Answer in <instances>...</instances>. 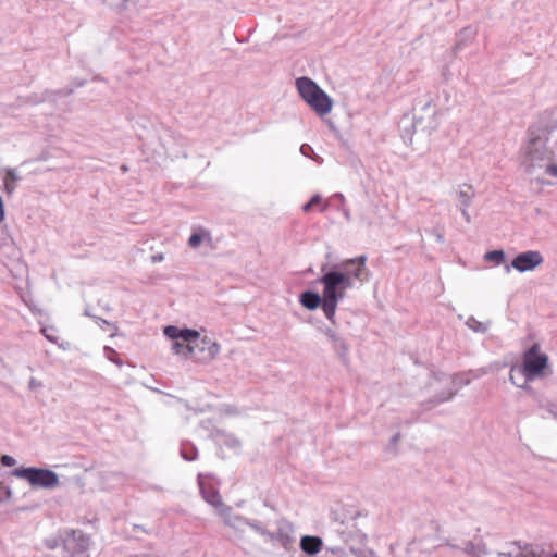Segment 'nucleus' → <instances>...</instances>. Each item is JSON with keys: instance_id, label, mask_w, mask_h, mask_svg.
Returning a JSON list of instances; mask_svg holds the SVG:
<instances>
[{"instance_id": "obj_1", "label": "nucleus", "mask_w": 557, "mask_h": 557, "mask_svg": "<svg viewBox=\"0 0 557 557\" xmlns=\"http://www.w3.org/2000/svg\"><path fill=\"white\" fill-rule=\"evenodd\" d=\"M557 129V110L544 112L530 132L522 148L521 166L532 180L546 184L545 176L557 177V165L552 163L549 135Z\"/></svg>"}, {"instance_id": "obj_2", "label": "nucleus", "mask_w": 557, "mask_h": 557, "mask_svg": "<svg viewBox=\"0 0 557 557\" xmlns=\"http://www.w3.org/2000/svg\"><path fill=\"white\" fill-rule=\"evenodd\" d=\"M164 336L171 341V351L181 360L197 366H208L221 355V344L203 327L199 330L187 326L168 325Z\"/></svg>"}, {"instance_id": "obj_3", "label": "nucleus", "mask_w": 557, "mask_h": 557, "mask_svg": "<svg viewBox=\"0 0 557 557\" xmlns=\"http://www.w3.org/2000/svg\"><path fill=\"white\" fill-rule=\"evenodd\" d=\"M322 271L319 282L323 285V313L330 322L335 323L337 305L345 298L346 292L354 287V283L334 267L326 271L323 268Z\"/></svg>"}, {"instance_id": "obj_4", "label": "nucleus", "mask_w": 557, "mask_h": 557, "mask_svg": "<svg viewBox=\"0 0 557 557\" xmlns=\"http://www.w3.org/2000/svg\"><path fill=\"white\" fill-rule=\"evenodd\" d=\"M547 368L548 356L535 344L524 352L522 366L511 368L509 380L513 385L524 388L528 382L543 377Z\"/></svg>"}, {"instance_id": "obj_5", "label": "nucleus", "mask_w": 557, "mask_h": 557, "mask_svg": "<svg viewBox=\"0 0 557 557\" xmlns=\"http://www.w3.org/2000/svg\"><path fill=\"white\" fill-rule=\"evenodd\" d=\"M14 479H23L35 488H55L60 485L59 475L49 469L42 468H17L5 475V494L8 498L13 496Z\"/></svg>"}, {"instance_id": "obj_6", "label": "nucleus", "mask_w": 557, "mask_h": 557, "mask_svg": "<svg viewBox=\"0 0 557 557\" xmlns=\"http://www.w3.org/2000/svg\"><path fill=\"white\" fill-rule=\"evenodd\" d=\"M296 89L301 99L320 116L327 115L333 109L332 98L311 78L298 77Z\"/></svg>"}, {"instance_id": "obj_7", "label": "nucleus", "mask_w": 557, "mask_h": 557, "mask_svg": "<svg viewBox=\"0 0 557 557\" xmlns=\"http://www.w3.org/2000/svg\"><path fill=\"white\" fill-rule=\"evenodd\" d=\"M471 379L465 374H436L431 377V387L437 389L440 385H445L447 389L438 395L440 401H447L463 386L470 384Z\"/></svg>"}, {"instance_id": "obj_8", "label": "nucleus", "mask_w": 557, "mask_h": 557, "mask_svg": "<svg viewBox=\"0 0 557 557\" xmlns=\"http://www.w3.org/2000/svg\"><path fill=\"white\" fill-rule=\"evenodd\" d=\"M367 256H359L343 260L341 263L334 265V269L341 270L349 282L355 284V281L364 282L368 277L367 272Z\"/></svg>"}, {"instance_id": "obj_9", "label": "nucleus", "mask_w": 557, "mask_h": 557, "mask_svg": "<svg viewBox=\"0 0 557 557\" xmlns=\"http://www.w3.org/2000/svg\"><path fill=\"white\" fill-rule=\"evenodd\" d=\"M544 262V258L542 253L537 250H528L519 253L513 258L510 265H506L505 270L507 273L510 272L511 269L523 273L533 271L539 268Z\"/></svg>"}, {"instance_id": "obj_10", "label": "nucleus", "mask_w": 557, "mask_h": 557, "mask_svg": "<svg viewBox=\"0 0 557 557\" xmlns=\"http://www.w3.org/2000/svg\"><path fill=\"white\" fill-rule=\"evenodd\" d=\"M323 334L342 362L347 364L349 362V345L346 339L339 333L330 327L323 330Z\"/></svg>"}, {"instance_id": "obj_11", "label": "nucleus", "mask_w": 557, "mask_h": 557, "mask_svg": "<svg viewBox=\"0 0 557 557\" xmlns=\"http://www.w3.org/2000/svg\"><path fill=\"white\" fill-rule=\"evenodd\" d=\"M219 516L224 523L238 532H244L247 527H252L258 532H263L257 524L249 523L245 518L234 515L230 507H223L219 510Z\"/></svg>"}, {"instance_id": "obj_12", "label": "nucleus", "mask_w": 557, "mask_h": 557, "mask_svg": "<svg viewBox=\"0 0 557 557\" xmlns=\"http://www.w3.org/2000/svg\"><path fill=\"white\" fill-rule=\"evenodd\" d=\"M491 557H539L534 547L529 544L509 543L503 550L493 554Z\"/></svg>"}, {"instance_id": "obj_13", "label": "nucleus", "mask_w": 557, "mask_h": 557, "mask_svg": "<svg viewBox=\"0 0 557 557\" xmlns=\"http://www.w3.org/2000/svg\"><path fill=\"white\" fill-rule=\"evenodd\" d=\"M300 548L307 555L313 556L319 554L323 547V541L319 536L304 535L300 539Z\"/></svg>"}, {"instance_id": "obj_14", "label": "nucleus", "mask_w": 557, "mask_h": 557, "mask_svg": "<svg viewBox=\"0 0 557 557\" xmlns=\"http://www.w3.org/2000/svg\"><path fill=\"white\" fill-rule=\"evenodd\" d=\"M473 197H474V190L472 189L471 186L465 185L459 188L458 199L461 203L460 211L467 222L470 221L468 208L470 207Z\"/></svg>"}, {"instance_id": "obj_15", "label": "nucleus", "mask_w": 557, "mask_h": 557, "mask_svg": "<svg viewBox=\"0 0 557 557\" xmlns=\"http://www.w3.org/2000/svg\"><path fill=\"white\" fill-rule=\"evenodd\" d=\"M293 533H294L293 524L286 522L282 527L278 528L276 533L271 534L270 537L273 541L280 542L282 544V546L287 547L294 541Z\"/></svg>"}, {"instance_id": "obj_16", "label": "nucleus", "mask_w": 557, "mask_h": 557, "mask_svg": "<svg viewBox=\"0 0 557 557\" xmlns=\"http://www.w3.org/2000/svg\"><path fill=\"white\" fill-rule=\"evenodd\" d=\"M299 302L308 310H315L319 307L323 309V295L307 290L300 295Z\"/></svg>"}, {"instance_id": "obj_17", "label": "nucleus", "mask_w": 557, "mask_h": 557, "mask_svg": "<svg viewBox=\"0 0 557 557\" xmlns=\"http://www.w3.org/2000/svg\"><path fill=\"white\" fill-rule=\"evenodd\" d=\"M211 234L209 231L205 228H198L193 232L188 239V245L190 248L196 249L198 248L202 243H210L211 242Z\"/></svg>"}, {"instance_id": "obj_18", "label": "nucleus", "mask_w": 557, "mask_h": 557, "mask_svg": "<svg viewBox=\"0 0 557 557\" xmlns=\"http://www.w3.org/2000/svg\"><path fill=\"white\" fill-rule=\"evenodd\" d=\"M21 176L14 170H8L4 177V190L8 195L13 194Z\"/></svg>"}, {"instance_id": "obj_19", "label": "nucleus", "mask_w": 557, "mask_h": 557, "mask_svg": "<svg viewBox=\"0 0 557 557\" xmlns=\"http://www.w3.org/2000/svg\"><path fill=\"white\" fill-rule=\"evenodd\" d=\"M315 206H320V210L323 212L327 209L329 201L323 200L321 195L317 194L310 199V201L308 203L302 206V211L308 213L311 210V208L315 207Z\"/></svg>"}, {"instance_id": "obj_20", "label": "nucleus", "mask_w": 557, "mask_h": 557, "mask_svg": "<svg viewBox=\"0 0 557 557\" xmlns=\"http://www.w3.org/2000/svg\"><path fill=\"white\" fill-rule=\"evenodd\" d=\"M466 325L474 332L485 333L488 330L490 323L481 322V321H478L475 318L470 317L467 319Z\"/></svg>"}, {"instance_id": "obj_21", "label": "nucleus", "mask_w": 557, "mask_h": 557, "mask_svg": "<svg viewBox=\"0 0 557 557\" xmlns=\"http://www.w3.org/2000/svg\"><path fill=\"white\" fill-rule=\"evenodd\" d=\"M202 494H203L206 502L209 503L210 505H212L213 507H215L218 509V511L224 507L223 503H222V498L218 492L211 491V492L207 493V492L202 491Z\"/></svg>"}, {"instance_id": "obj_22", "label": "nucleus", "mask_w": 557, "mask_h": 557, "mask_svg": "<svg viewBox=\"0 0 557 557\" xmlns=\"http://www.w3.org/2000/svg\"><path fill=\"white\" fill-rule=\"evenodd\" d=\"M465 550H466V553H468L469 555H472L473 557H482V556L486 555L485 546L480 543L474 544L472 542H469L466 544Z\"/></svg>"}, {"instance_id": "obj_23", "label": "nucleus", "mask_w": 557, "mask_h": 557, "mask_svg": "<svg viewBox=\"0 0 557 557\" xmlns=\"http://www.w3.org/2000/svg\"><path fill=\"white\" fill-rule=\"evenodd\" d=\"M484 260L500 265L505 262V252L503 250H492L484 255Z\"/></svg>"}, {"instance_id": "obj_24", "label": "nucleus", "mask_w": 557, "mask_h": 557, "mask_svg": "<svg viewBox=\"0 0 557 557\" xmlns=\"http://www.w3.org/2000/svg\"><path fill=\"white\" fill-rule=\"evenodd\" d=\"M96 323L98 324V326L103 330V331H110L111 332V336H115L117 334V331H119V327L116 324L110 322V321H107L102 318H99V317H94Z\"/></svg>"}, {"instance_id": "obj_25", "label": "nucleus", "mask_w": 557, "mask_h": 557, "mask_svg": "<svg viewBox=\"0 0 557 557\" xmlns=\"http://www.w3.org/2000/svg\"><path fill=\"white\" fill-rule=\"evenodd\" d=\"M182 457L187 461H193L197 458L198 451L195 446L190 444H183L181 448Z\"/></svg>"}, {"instance_id": "obj_26", "label": "nucleus", "mask_w": 557, "mask_h": 557, "mask_svg": "<svg viewBox=\"0 0 557 557\" xmlns=\"http://www.w3.org/2000/svg\"><path fill=\"white\" fill-rule=\"evenodd\" d=\"M106 1L112 9H114L119 12H122V11L126 10L129 4H133V3L137 2L138 0H106Z\"/></svg>"}, {"instance_id": "obj_27", "label": "nucleus", "mask_w": 557, "mask_h": 557, "mask_svg": "<svg viewBox=\"0 0 557 557\" xmlns=\"http://www.w3.org/2000/svg\"><path fill=\"white\" fill-rule=\"evenodd\" d=\"M57 330L52 326L42 327L41 333L51 343H58V336L55 335Z\"/></svg>"}, {"instance_id": "obj_28", "label": "nucleus", "mask_w": 557, "mask_h": 557, "mask_svg": "<svg viewBox=\"0 0 557 557\" xmlns=\"http://www.w3.org/2000/svg\"><path fill=\"white\" fill-rule=\"evenodd\" d=\"M73 535L76 540L79 541V545L83 549L89 547L91 541L88 535H85L82 532H73Z\"/></svg>"}, {"instance_id": "obj_29", "label": "nucleus", "mask_w": 557, "mask_h": 557, "mask_svg": "<svg viewBox=\"0 0 557 557\" xmlns=\"http://www.w3.org/2000/svg\"><path fill=\"white\" fill-rule=\"evenodd\" d=\"M104 352H106L107 358L110 361H112V362H114V363H116L119 366L121 364V361L115 358L117 356V354H116V351L113 348H111L109 346H106L104 347Z\"/></svg>"}, {"instance_id": "obj_30", "label": "nucleus", "mask_w": 557, "mask_h": 557, "mask_svg": "<svg viewBox=\"0 0 557 557\" xmlns=\"http://www.w3.org/2000/svg\"><path fill=\"white\" fill-rule=\"evenodd\" d=\"M429 388H430L431 393H433L434 400H435L436 403H441V401L438 400V395H440L443 391L447 389V387H446L445 385H440V387H437V389H434V388H432V387H431V381H430V382H429Z\"/></svg>"}, {"instance_id": "obj_31", "label": "nucleus", "mask_w": 557, "mask_h": 557, "mask_svg": "<svg viewBox=\"0 0 557 557\" xmlns=\"http://www.w3.org/2000/svg\"><path fill=\"white\" fill-rule=\"evenodd\" d=\"M16 463L15 459L8 455H2V466L12 467Z\"/></svg>"}, {"instance_id": "obj_32", "label": "nucleus", "mask_w": 557, "mask_h": 557, "mask_svg": "<svg viewBox=\"0 0 557 557\" xmlns=\"http://www.w3.org/2000/svg\"><path fill=\"white\" fill-rule=\"evenodd\" d=\"M164 260V255L159 252L151 256V262L152 263H160Z\"/></svg>"}, {"instance_id": "obj_33", "label": "nucleus", "mask_w": 557, "mask_h": 557, "mask_svg": "<svg viewBox=\"0 0 557 557\" xmlns=\"http://www.w3.org/2000/svg\"><path fill=\"white\" fill-rule=\"evenodd\" d=\"M227 445L233 447V448H238L240 446L239 442L236 438H231L227 442Z\"/></svg>"}, {"instance_id": "obj_34", "label": "nucleus", "mask_w": 557, "mask_h": 557, "mask_svg": "<svg viewBox=\"0 0 557 557\" xmlns=\"http://www.w3.org/2000/svg\"><path fill=\"white\" fill-rule=\"evenodd\" d=\"M29 387H30V389H34V388H36V387H40V383H39V382H37L35 379H32V380L29 381Z\"/></svg>"}, {"instance_id": "obj_35", "label": "nucleus", "mask_w": 557, "mask_h": 557, "mask_svg": "<svg viewBox=\"0 0 557 557\" xmlns=\"http://www.w3.org/2000/svg\"><path fill=\"white\" fill-rule=\"evenodd\" d=\"M334 197H336V198H337L338 200H341L342 202H344V201H345V197H344V195H343V194H341V193L335 194V195H334Z\"/></svg>"}, {"instance_id": "obj_36", "label": "nucleus", "mask_w": 557, "mask_h": 557, "mask_svg": "<svg viewBox=\"0 0 557 557\" xmlns=\"http://www.w3.org/2000/svg\"><path fill=\"white\" fill-rule=\"evenodd\" d=\"M127 557H150V556L147 555V554H133V555H129Z\"/></svg>"}, {"instance_id": "obj_37", "label": "nucleus", "mask_w": 557, "mask_h": 557, "mask_svg": "<svg viewBox=\"0 0 557 557\" xmlns=\"http://www.w3.org/2000/svg\"><path fill=\"white\" fill-rule=\"evenodd\" d=\"M344 215H345L346 219L350 218L349 212L347 210L344 211Z\"/></svg>"}, {"instance_id": "obj_38", "label": "nucleus", "mask_w": 557, "mask_h": 557, "mask_svg": "<svg viewBox=\"0 0 557 557\" xmlns=\"http://www.w3.org/2000/svg\"><path fill=\"white\" fill-rule=\"evenodd\" d=\"M14 255H15V257H16L17 259H20V252H18L17 250L15 251V253H14Z\"/></svg>"}, {"instance_id": "obj_39", "label": "nucleus", "mask_w": 557, "mask_h": 557, "mask_svg": "<svg viewBox=\"0 0 557 557\" xmlns=\"http://www.w3.org/2000/svg\"><path fill=\"white\" fill-rule=\"evenodd\" d=\"M1 214H2V216L4 215V211L3 210L1 211Z\"/></svg>"}, {"instance_id": "obj_40", "label": "nucleus", "mask_w": 557, "mask_h": 557, "mask_svg": "<svg viewBox=\"0 0 557 557\" xmlns=\"http://www.w3.org/2000/svg\"><path fill=\"white\" fill-rule=\"evenodd\" d=\"M553 557H557V553Z\"/></svg>"}]
</instances>
